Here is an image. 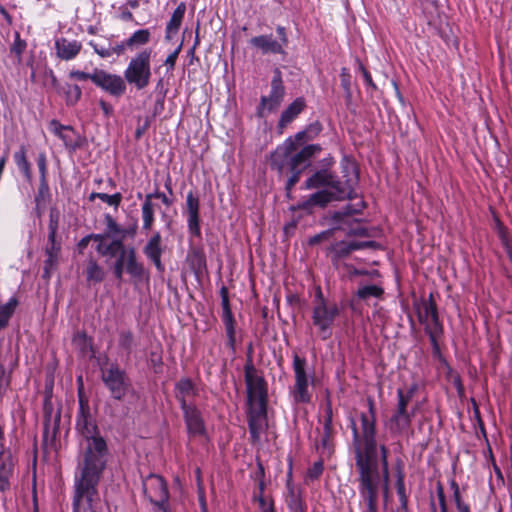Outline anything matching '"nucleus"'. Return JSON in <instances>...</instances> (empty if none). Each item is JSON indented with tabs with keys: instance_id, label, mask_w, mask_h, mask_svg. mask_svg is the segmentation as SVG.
<instances>
[{
	"instance_id": "obj_1",
	"label": "nucleus",
	"mask_w": 512,
	"mask_h": 512,
	"mask_svg": "<svg viewBox=\"0 0 512 512\" xmlns=\"http://www.w3.org/2000/svg\"><path fill=\"white\" fill-rule=\"evenodd\" d=\"M369 413H362L361 432L352 421L353 445L355 462L359 472V493L366 505V512H378L377 500L381 483V474L387 485L388 449L384 445L379 448L376 442V418L374 401L368 400Z\"/></svg>"
},
{
	"instance_id": "obj_2",
	"label": "nucleus",
	"mask_w": 512,
	"mask_h": 512,
	"mask_svg": "<svg viewBox=\"0 0 512 512\" xmlns=\"http://www.w3.org/2000/svg\"><path fill=\"white\" fill-rule=\"evenodd\" d=\"M79 459L74 476V485L98 490L100 479L106 469L109 450L104 438L79 443Z\"/></svg>"
},
{
	"instance_id": "obj_3",
	"label": "nucleus",
	"mask_w": 512,
	"mask_h": 512,
	"mask_svg": "<svg viewBox=\"0 0 512 512\" xmlns=\"http://www.w3.org/2000/svg\"><path fill=\"white\" fill-rule=\"evenodd\" d=\"M355 179H348L342 183L337 177L327 169H322L315 172L309 177L304 184L305 189H315L320 187H329L330 190L336 191V198L338 199H352L356 195L353 185Z\"/></svg>"
},
{
	"instance_id": "obj_4",
	"label": "nucleus",
	"mask_w": 512,
	"mask_h": 512,
	"mask_svg": "<svg viewBox=\"0 0 512 512\" xmlns=\"http://www.w3.org/2000/svg\"><path fill=\"white\" fill-rule=\"evenodd\" d=\"M151 49H144L131 58L124 71V79L138 90L148 86L151 78Z\"/></svg>"
},
{
	"instance_id": "obj_5",
	"label": "nucleus",
	"mask_w": 512,
	"mask_h": 512,
	"mask_svg": "<svg viewBox=\"0 0 512 512\" xmlns=\"http://www.w3.org/2000/svg\"><path fill=\"white\" fill-rule=\"evenodd\" d=\"M113 264V274L116 279L122 280L124 272L130 277L134 285L149 280V271L137 258L136 250L123 251Z\"/></svg>"
},
{
	"instance_id": "obj_6",
	"label": "nucleus",
	"mask_w": 512,
	"mask_h": 512,
	"mask_svg": "<svg viewBox=\"0 0 512 512\" xmlns=\"http://www.w3.org/2000/svg\"><path fill=\"white\" fill-rule=\"evenodd\" d=\"M365 208L363 201H359L355 204H347L341 210L333 213L331 220L333 227L331 229L322 231L309 238L308 243L310 245H316L322 241L328 240L336 230H346V227H350L352 222H356V219L351 220V216L359 214Z\"/></svg>"
},
{
	"instance_id": "obj_7",
	"label": "nucleus",
	"mask_w": 512,
	"mask_h": 512,
	"mask_svg": "<svg viewBox=\"0 0 512 512\" xmlns=\"http://www.w3.org/2000/svg\"><path fill=\"white\" fill-rule=\"evenodd\" d=\"M101 379L110 391L115 400L124 399L127 391L131 387V382L125 370L121 369L117 363H107L101 366Z\"/></svg>"
},
{
	"instance_id": "obj_8",
	"label": "nucleus",
	"mask_w": 512,
	"mask_h": 512,
	"mask_svg": "<svg viewBox=\"0 0 512 512\" xmlns=\"http://www.w3.org/2000/svg\"><path fill=\"white\" fill-rule=\"evenodd\" d=\"M249 406L267 405V384L249 359L244 366Z\"/></svg>"
},
{
	"instance_id": "obj_9",
	"label": "nucleus",
	"mask_w": 512,
	"mask_h": 512,
	"mask_svg": "<svg viewBox=\"0 0 512 512\" xmlns=\"http://www.w3.org/2000/svg\"><path fill=\"white\" fill-rule=\"evenodd\" d=\"M339 314L337 305H328L322 298V293H318V298L314 304L312 312V321L319 330V335L323 340L331 337V327L336 316Z\"/></svg>"
},
{
	"instance_id": "obj_10",
	"label": "nucleus",
	"mask_w": 512,
	"mask_h": 512,
	"mask_svg": "<svg viewBox=\"0 0 512 512\" xmlns=\"http://www.w3.org/2000/svg\"><path fill=\"white\" fill-rule=\"evenodd\" d=\"M416 391V386L410 387L407 392H404L402 389L397 390L398 404L397 409L394 415L390 419L391 429L397 432H401L406 430L410 424L412 417L414 416V411L409 412L407 410V406L412 399L414 393Z\"/></svg>"
},
{
	"instance_id": "obj_11",
	"label": "nucleus",
	"mask_w": 512,
	"mask_h": 512,
	"mask_svg": "<svg viewBox=\"0 0 512 512\" xmlns=\"http://www.w3.org/2000/svg\"><path fill=\"white\" fill-rule=\"evenodd\" d=\"M320 151V145L310 144L297 152V157L292 162L293 166L289 169L291 176L288 178L285 186L288 196L296 183H298L302 172L310 165L311 158Z\"/></svg>"
},
{
	"instance_id": "obj_12",
	"label": "nucleus",
	"mask_w": 512,
	"mask_h": 512,
	"mask_svg": "<svg viewBox=\"0 0 512 512\" xmlns=\"http://www.w3.org/2000/svg\"><path fill=\"white\" fill-rule=\"evenodd\" d=\"M72 505L73 512H101L99 491L74 485Z\"/></svg>"
},
{
	"instance_id": "obj_13",
	"label": "nucleus",
	"mask_w": 512,
	"mask_h": 512,
	"mask_svg": "<svg viewBox=\"0 0 512 512\" xmlns=\"http://www.w3.org/2000/svg\"><path fill=\"white\" fill-rule=\"evenodd\" d=\"M305 365L306 360L304 358H300L298 355L294 356L293 370L295 374V384L292 390V395L296 403H309L311 401Z\"/></svg>"
},
{
	"instance_id": "obj_14",
	"label": "nucleus",
	"mask_w": 512,
	"mask_h": 512,
	"mask_svg": "<svg viewBox=\"0 0 512 512\" xmlns=\"http://www.w3.org/2000/svg\"><path fill=\"white\" fill-rule=\"evenodd\" d=\"M284 95L285 88L282 82L281 72L278 68H276L274 70V76L271 80L270 94L269 96L261 97L257 115L259 117H264L265 110L268 112L276 110L283 101Z\"/></svg>"
},
{
	"instance_id": "obj_15",
	"label": "nucleus",
	"mask_w": 512,
	"mask_h": 512,
	"mask_svg": "<svg viewBox=\"0 0 512 512\" xmlns=\"http://www.w3.org/2000/svg\"><path fill=\"white\" fill-rule=\"evenodd\" d=\"M76 430L82 438L80 441L103 438L92 418L88 403L81 398L79 400V411L76 416Z\"/></svg>"
},
{
	"instance_id": "obj_16",
	"label": "nucleus",
	"mask_w": 512,
	"mask_h": 512,
	"mask_svg": "<svg viewBox=\"0 0 512 512\" xmlns=\"http://www.w3.org/2000/svg\"><path fill=\"white\" fill-rule=\"evenodd\" d=\"M143 492L149 501L157 507L167 503L169 493L165 480L156 474L148 475L142 482Z\"/></svg>"
},
{
	"instance_id": "obj_17",
	"label": "nucleus",
	"mask_w": 512,
	"mask_h": 512,
	"mask_svg": "<svg viewBox=\"0 0 512 512\" xmlns=\"http://www.w3.org/2000/svg\"><path fill=\"white\" fill-rule=\"evenodd\" d=\"M297 144L291 137L288 138L282 145L278 146L271 154V168L283 173L284 170L290 169L293 166V160L297 157Z\"/></svg>"
},
{
	"instance_id": "obj_18",
	"label": "nucleus",
	"mask_w": 512,
	"mask_h": 512,
	"mask_svg": "<svg viewBox=\"0 0 512 512\" xmlns=\"http://www.w3.org/2000/svg\"><path fill=\"white\" fill-rule=\"evenodd\" d=\"M16 460L9 447L5 445V437L0 426V491L10 489V478L13 476Z\"/></svg>"
},
{
	"instance_id": "obj_19",
	"label": "nucleus",
	"mask_w": 512,
	"mask_h": 512,
	"mask_svg": "<svg viewBox=\"0 0 512 512\" xmlns=\"http://www.w3.org/2000/svg\"><path fill=\"white\" fill-rule=\"evenodd\" d=\"M92 82L115 97H120L126 91L125 80L121 76L104 70H95Z\"/></svg>"
},
{
	"instance_id": "obj_20",
	"label": "nucleus",
	"mask_w": 512,
	"mask_h": 512,
	"mask_svg": "<svg viewBox=\"0 0 512 512\" xmlns=\"http://www.w3.org/2000/svg\"><path fill=\"white\" fill-rule=\"evenodd\" d=\"M248 426L252 441H259L267 427V405L249 406Z\"/></svg>"
},
{
	"instance_id": "obj_21",
	"label": "nucleus",
	"mask_w": 512,
	"mask_h": 512,
	"mask_svg": "<svg viewBox=\"0 0 512 512\" xmlns=\"http://www.w3.org/2000/svg\"><path fill=\"white\" fill-rule=\"evenodd\" d=\"M221 295V304H222V321L225 326L226 335H227V345L234 350L236 343V332H235V321L230 308L228 290L226 287H222L220 290Z\"/></svg>"
},
{
	"instance_id": "obj_22",
	"label": "nucleus",
	"mask_w": 512,
	"mask_h": 512,
	"mask_svg": "<svg viewBox=\"0 0 512 512\" xmlns=\"http://www.w3.org/2000/svg\"><path fill=\"white\" fill-rule=\"evenodd\" d=\"M199 206L198 196L193 191H189L186 196L187 226L189 232L196 237L201 235Z\"/></svg>"
},
{
	"instance_id": "obj_23",
	"label": "nucleus",
	"mask_w": 512,
	"mask_h": 512,
	"mask_svg": "<svg viewBox=\"0 0 512 512\" xmlns=\"http://www.w3.org/2000/svg\"><path fill=\"white\" fill-rule=\"evenodd\" d=\"M184 414L187 431L192 436H201L205 433V425L200 411L194 405H184L181 408Z\"/></svg>"
},
{
	"instance_id": "obj_24",
	"label": "nucleus",
	"mask_w": 512,
	"mask_h": 512,
	"mask_svg": "<svg viewBox=\"0 0 512 512\" xmlns=\"http://www.w3.org/2000/svg\"><path fill=\"white\" fill-rule=\"evenodd\" d=\"M162 237L159 232H156L147 242L143 248L145 256L155 265L159 272L164 271V265L161 262V256L163 253Z\"/></svg>"
},
{
	"instance_id": "obj_25",
	"label": "nucleus",
	"mask_w": 512,
	"mask_h": 512,
	"mask_svg": "<svg viewBox=\"0 0 512 512\" xmlns=\"http://www.w3.org/2000/svg\"><path fill=\"white\" fill-rule=\"evenodd\" d=\"M332 200H339L336 198V191L322 189L310 195L307 199L298 204V208L311 212L315 206L324 207Z\"/></svg>"
},
{
	"instance_id": "obj_26",
	"label": "nucleus",
	"mask_w": 512,
	"mask_h": 512,
	"mask_svg": "<svg viewBox=\"0 0 512 512\" xmlns=\"http://www.w3.org/2000/svg\"><path fill=\"white\" fill-rule=\"evenodd\" d=\"M125 238L112 237L105 244L97 245L96 251L103 257L118 258L119 255L124 253L123 251L136 250L133 246H126L124 244Z\"/></svg>"
},
{
	"instance_id": "obj_27",
	"label": "nucleus",
	"mask_w": 512,
	"mask_h": 512,
	"mask_svg": "<svg viewBox=\"0 0 512 512\" xmlns=\"http://www.w3.org/2000/svg\"><path fill=\"white\" fill-rule=\"evenodd\" d=\"M250 44L259 49L262 54H284L282 44L272 35H260L250 39Z\"/></svg>"
},
{
	"instance_id": "obj_28",
	"label": "nucleus",
	"mask_w": 512,
	"mask_h": 512,
	"mask_svg": "<svg viewBox=\"0 0 512 512\" xmlns=\"http://www.w3.org/2000/svg\"><path fill=\"white\" fill-rule=\"evenodd\" d=\"M355 250L353 241H338L328 248V256L334 266H338L342 260L347 259Z\"/></svg>"
},
{
	"instance_id": "obj_29",
	"label": "nucleus",
	"mask_w": 512,
	"mask_h": 512,
	"mask_svg": "<svg viewBox=\"0 0 512 512\" xmlns=\"http://www.w3.org/2000/svg\"><path fill=\"white\" fill-rule=\"evenodd\" d=\"M57 56L63 60L74 59L81 51L82 45L76 40H68L66 38L57 39L55 42Z\"/></svg>"
},
{
	"instance_id": "obj_30",
	"label": "nucleus",
	"mask_w": 512,
	"mask_h": 512,
	"mask_svg": "<svg viewBox=\"0 0 512 512\" xmlns=\"http://www.w3.org/2000/svg\"><path fill=\"white\" fill-rule=\"evenodd\" d=\"M306 107L303 97L296 98L281 114L279 127L284 128L290 124Z\"/></svg>"
},
{
	"instance_id": "obj_31",
	"label": "nucleus",
	"mask_w": 512,
	"mask_h": 512,
	"mask_svg": "<svg viewBox=\"0 0 512 512\" xmlns=\"http://www.w3.org/2000/svg\"><path fill=\"white\" fill-rule=\"evenodd\" d=\"M197 394V388L189 378L180 379L175 385V396L180 402L181 408L184 405H189L187 399Z\"/></svg>"
},
{
	"instance_id": "obj_32",
	"label": "nucleus",
	"mask_w": 512,
	"mask_h": 512,
	"mask_svg": "<svg viewBox=\"0 0 512 512\" xmlns=\"http://www.w3.org/2000/svg\"><path fill=\"white\" fill-rule=\"evenodd\" d=\"M290 476H291V473L289 474V477ZM286 489H287V493L285 496V502L291 512L301 511V508L306 507L301 496H300V493L294 487L290 478L287 480Z\"/></svg>"
},
{
	"instance_id": "obj_33",
	"label": "nucleus",
	"mask_w": 512,
	"mask_h": 512,
	"mask_svg": "<svg viewBox=\"0 0 512 512\" xmlns=\"http://www.w3.org/2000/svg\"><path fill=\"white\" fill-rule=\"evenodd\" d=\"M322 130V125L320 122L316 121L311 124H309L304 130L298 132L293 140H295V143L297 144V147L301 146L303 143L307 141L313 140L315 137L319 135V133Z\"/></svg>"
},
{
	"instance_id": "obj_34",
	"label": "nucleus",
	"mask_w": 512,
	"mask_h": 512,
	"mask_svg": "<svg viewBox=\"0 0 512 512\" xmlns=\"http://www.w3.org/2000/svg\"><path fill=\"white\" fill-rule=\"evenodd\" d=\"M13 158L15 164L17 165L18 169L23 173L27 182L32 183L33 177L31 165L26 157V148L24 146H21L19 150L14 153Z\"/></svg>"
},
{
	"instance_id": "obj_35",
	"label": "nucleus",
	"mask_w": 512,
	"mask_h": 512,
	"mask_svg": "<svg viewBox=\"0 0 512 512\" xmlns=\"http://www.w3.org/2000/svg\"><path fill=\"white\" fill-rule=\"evenodd\" d=\"M150 39L151 32L148 29H139L125 40V44L128 49L134 50L149 43Z\"/></svg>"
},
{
	"instance_id": "obj_36",
	"label": "nucleus",
	"mask_w": 512,
	"mask_h": 512,
	"mask_svg": "<svg viewBox=\"0 0 512 512\" xmlns=\"http://www.w3.org/2000/svg\"><path fill=\"white\" fill-rule=\"evenodd\" d=\"M186 11V5L182 2L172 13V16L166 26V38H170L171 33L178 31Z\"/></svg>"
},
{
	"instance_id": "obj_37",
	"label": "nucleus",
	"mask_w": 512,
	"mask_h": 512,
	"mask_svg": "<svg viewBox=\"0 0 512 512\" xmlns=\"http://www.w3.org/2000/svg\"><path fill=\"white\" fill-rule=\"evenodd\" d=\"M187 262L193 272L201 273L206 267L204 254L198 249H192L187 254Z\"/></svg>"
},
{
	"instance_id": "obj_38",
	"label": "nucleus",
	"mask_w": 512,
	"mask_h": 512,
	"mask_svg": "<svg viewBox=\"0 0 512 512\" xmlns=\"http://www.w3.org/2000/svg\"><path fill=\"white\" fill-rule=\"evenodd\" d=\"M105 272L103 268L93 258L88 260L86 268V279L88 282L100 283L103 281Z\"/></svg>"
},
{
	"instance_id": "obj_39",
	"label": "nucleus",
	"mask_w": 512,
	"mask_h": 512,
	"mask_svg": "<svg viewBox=\"0 0 512 512\" xmlns=\"http://www.w3.org/2000/svg\"><path fill=\"white\" fill-rule=\"evenodd\" d=\"M143 229L150 230L154 223V205L151 202V195H146L141 208Z\"/></svg>"
},
{
	"instance_id": "obj_40",
	"label": "nucleus",
	"mask_w": 512,
	"mask_h": 512,
	"mask_svg": "<svg viewBox=\"0 0 512 512\" xmlns=\"http://www.w3.org/2000/svg\"><path fill=\"white\" fill-rule=\"evenodd\" d=\"M59 91L64 94L68 106H74L81 99L82 91L76 84L66 83L59 88Z\"/></svg>"
},
{
	"instance_id": "obj_41",
	"label": "nucleus",
	"mask_w": 512,
	"mask_h": 512,
	"mask_svg": "<svg viewBox=\"0 0 512 512\" xmlns=\"http://www.w3.org/2000/svg\"><path fill=\"white\" fill-rule=\"evenodd\" d=\"M434 315H438L435 301L430 296L429 301H423L421 306L418 308L419 321L424 324L428 322Z\"/></svg>"
},
{
	"instance_id": "obj_42",
	"label": "nucleus",
	"mask_w": 512,
	"mask_h": 512,
	"mask_svg": "<svg viewBox=\"0 0 512 512\" xmlns=\"http://www.w3.org/2000/svg\"><path fill=\"white\" fill-rule=\"evenodd\" d=\"M17 305L18 301L14 297L11 298L6 304L0 303V329H3L7 326L9 319L13 315Z\"/></svg>"
},
{
	"instance_id": "obj_43",
	"label": "nucleus",
	"mask_w": 512,
	"mask_h": 512,
	"mask_svg": "<svg viewBox=\"0 0 512 512\" xmlns=\"http://www.w3.org/2000/svg\"><path fill=\"white\" fill-rule=\"evenodd\" d=\"M105 225H106V233H109V236L112 238H125L126 237V230L121 228L118 223L115 221V219L110 215H105Z\"/></svg>"
},
{
	"instance_id": "obj_44",
	"label": "nucleus",
	"mask_w": 512,
	"mask_h": 512,
	"mask_svg": "<svg viewBox=\"0 0 512 512\" xmlns=\"http://www.w3.org/2000/svg\"><path fill=\"white\" fill-rule=\"evenodd\" d=\"M384 293L383 288L377 285H366L359 287L357 290V297L362 300H367L370 297L380 298Z\"/></svg>"
},
{
	"instance_id": "obj_45",
	"label": "nucleus",
	"mask_w": 512,
	"mask_h": 512,
	"mask_svg": "<svg viewBox=\"0 0 512 512\" xmlns=\"http://www.w3.org/2000/svg\"><path fill=\"white\" fill-rule=\"evenodd\" d=\"M425 331L429 336H440L442 334V325L438 315H434L428 322L424 323Z\"/></svg>"
},
{
	"instance_id": "obj_46",
	"label": "nucleus",
	"mask_w": 512,
	"mask_h": 512,
	"mask_svg": "<svg viewBox=\"0 0 512 512\" xmlns=\"http://www.w3.org/2000/svg\"><path fill=\"white\" fill-rule=\"evenodd\" d=\"M332 436H333V427H323V433L320 440V445L323 450V453L330 454L332 452L333 444H332Z\"/></svg>"
},
{
	"instance_id": "obj_47",
	"label": "nucleus",
	"mask_w": 512,
	"mask_h": 512,
	"mask_svg": "<svg viewBox=\"0 0 512 512\" xmlns=\"http://www.w3.org/2000/svg\"><path fill=\"white\" fill-rule=\"evenodd\" d=\"M58 226H59V212L55 208H52L50 210L49 224H48V230H49L48 239L49 240H52L53 237H56Z\"/></svg>"
},
{
	"instance_id": "obj_48",
	"label": "nucleus",
	"mask_w": 512,
	"mask_h": 512,
	"mask_svg": "<svg viewBox=\"0 0 512 512\" xmlns=\"http://www.w3.org/2000/svg\"><path fill=\"white\" fill-rule=\"evenodd\" d=\"M396 490L399 497L400 506L408 505V497L405 491L404 475L399 472L396 480Z\"/></svg>"
},
{
	"instance_id": "obj_49",
	"label": "nucleus",
	"mask_w": 512,
	"mask_h": 512,
	"mask_svg": "<svg viewBox=\"0 0 512 512\" xmlns=\"http://www.w3.org/2000/svg\"><path fill=\"white\" fill-rule=\"evenodd\" d=\"M133 340V334L131 331L124 330L119 333V346L128 352H130L133 346Z\"/></svg>"
},
{
	"instance_id": "obj_50",
	"label": "nucleus",
	"mask_w": 512,
	"mask_h": 512,
	"mask_svg": "<svg viewBox=\"0 0 512 512\" xmlns=\"http://www.w3.org/2000/svg\"><path fill=\"white\" fill-rule=\"evenodd\" d=\"M341 78V86L343 87L346 97L348 99L351 98L352 92H351V75L349 73V70L347 68H342L340 73Z\"/></svg>"
},
{
	"instance_id": "obj_51",
	"label": "nucleus",
	"mask_w": 512,
	"mask_h": 512,
	"mask_svg": "<svg viewBox=\"0 0 512 512\" xmlns=\"http://www.w3.org/2000/svg\"><path fill=\"white\" fill-rule=\"evenodd\" d=\"M99 199L110 206L118 207L122 201V195L121 193H115L113 195L101 193Z\"/></svg>"
},
{
	"instance_id": "obj_52",
	"label": "nucleus",
	"mask_w": 512,
	"mask_h": 512,
	"mask_svg": "<svg viewBox=\"0 0 512 512\" xmlns=\"http://www.w3.org/2000/svg\"><path fill=\"white\" fill-rule=\"evenodd\" d=\"M25 48H26V42L24 40H21L19 34L16 33L14 42L10 48L11 53H14L20 59Z\"/></svg>"
},
{
	"instance_id": "obj_53",
	"label": "nucleus",
	"mask_w": 512,
	"mask_h": 512,
	"mask_svg": "<svg viewBox=\"0 0 512 512\" xmlns=\"http://www.w3.org/2000/svg\"><path fill=\"white\" fill-rule=\"evenodd\" d=\"M58 256L47 255V259L44 262V274L43 277L49 278L51 271L57 266Z\"/></svg>"
},
{
	"instance_id": "obj_54",
	"label": "nucleus",
	"mask_w": 512,
	"mask_h": 512,
	"mask_svg": "<svg viewBox=\"0 0 512 512\" xmlns=\"http://www.w3.org/2000/svg\"><path fill=\"white\" fill-rule=\"evenodd\" d=\"M323 470H324L323 462L317 461L312 465V467L309 468L308 477L311 480H316L321 476V474L323 473Z\"/></svg>"
},
{
	"instance_id": "obj_55",
	"label": "nucleus",
	"mask_w": 512,
	"mask_h": 512,
	"mask_svg": "<svg viewBox=\"0 0 512 512\" xmlns=\"http://www.w3.org/2000/svg\"><path fill=\"white\" fill-rule=\"evenodd\" d=\"M60 250L61 245L56 241V237H53L52 240L48 239V244L45 249L46 255H53L59 257Z\"/></svg>"
},
{
	"instance_id": "obj_56",
	"label": "nucleus",
	"mask_w": 512,
	"mask_h": 512,
	"mask_svg": "<svg viewBox=\"0 0 512 512\" xmlns=\"http://www.w3.org/2000/svg\"><path fill=\"white\" fill-rule=\"evenodd\" d=\"M355 250L379 249L381 245L376 241H353Z\"/></svg>"
},
{
	"instance_id": "obj_57",
	"label": "nucleus",
	"mask_w": 512,
	"mask_h": 512,
	"mask_svg": "<svg viewBox=\"0 0 512 512\" xmlns=\"http://www.w3.org/2000/svg\"><path fill=\"white\" fill-rule=\"evenodd\" d=\"M49 194V186L46 179H40L38 194L35 197V202L39 204L40 200Z\"/></svg>"
},
{
	"instance_id": "obj_58",
	"label": "nucleus",
	"mask_w": 512,
	"mask_h": 512,
	"mask_svg": "<svg viewBox=\"0 0 512 512\" xmlns=\"http://www.w3.org/2000/svg\"><path fill=\"white\" fill-rule=\"evenodd\" d=\"M37 166L40 173V179H46L47 163L46 156L44 153H40L37 158Z\"/></svg>"
},
{
	"instance_id": "obj_59",
	"label": "nucleus",
	"mask_w": 512,
	"mask_h": 512,
	"mask_svg": "<svg viewBox=\"0 0 512 512\" xmlns=\"http://www.w3.org/2000/svg\"><path fill=\"white\" fill-rule=\"evenodd\" d=\"M92 77H94V72L87 73V72H83V71H79V70H72L69 72V78L80 80V81H84L87 79H90L92 81Z\"/></svg>"
},
{
	"instance_id": "obj_60",
	"label": "nucleus",
	"mask_w": 512,
	"mask_h": 512,
	"mask_svg": "<svg viewBox=\"0 0 512 512\" xmlns=\"http://www.w3.org/2000/svg\"><path fill=\"white\" fill-rule=\"evenodd\" d=\"M358 63V69L359 71L362 73L363 75V78L366 82V84L371 87L372 89H376V85L375 83L373 82L372 80V77H371V74L368 72V70L364 67V65L362 64V62H360L359 60L357 61Z\"/></svg>"
},
{
	"instance_id": "obj_61",
	"label": "nucleus",
	"mask_w": 512,
	"mask_h": 512,
	"mask_svg": "<svg viewBox=\"0 0 512 512\" xmlns=\"http://www.w3.org/2000/svg\"><path fill=\"white\" fill-rule=\"evenodd\" d=\"M436 492H437L441 512H445V510H447V504H446V498H445V494H444V488L440 482L437 483Z\"/></svg>"
},
{
	"instance_id": "obj_62",
	"label": "nucleus",
	"mask_w": 512,
	"mask_h": 512,
	"mask_svg": "<svg viewBox=\"0 0 512 512\" xmlns=\"http://www.w3.org/2000/svg\"><path fill=\"white\" fill-rule=\"evenodd\" d=\"M180 50H181V45H179L172 53H170L167 56V58L165 60V65L167 66L168 70L174 69V66H175V63H176V60H177Z\"/></svg>"
},
{
	"instance_id": "obj_63",
	"label": "nucleus",
	"mask_w": 512,
	"mask_h": 512,
	"mask_svg": "<svg viewBox=\"0 0 512 512\" xmlns=\"http://www.w3.org/2000/svg\"><path fill=\"white\" fill-rule=\"evenodd\" d=\"M90 45L93 47L94 51L102 58H108L113 55V50H111V47H102L98 46L97 44L90 42Z\"/></svg>"
},
{
	"instance_id": "obj_64",
	"label": "nucleus",
	"mask_w": 512,
	"mask_h": 512,
	"mask_svg": "<svg viewBox=\"0 0 512 512\" xmlns=\"http://www.w3.org/2000/svg\"><path fill=\"white\" fill-rule=\"evenodd\" d=\"M259 510H260V512H276L273 500L272 499L267 500L266 498H261Z\"/></svg>"
}]
</instances>
